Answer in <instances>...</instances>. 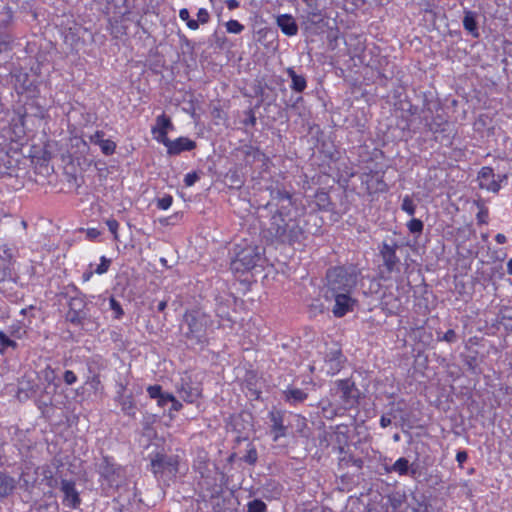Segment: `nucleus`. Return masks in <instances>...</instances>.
Here are the masks:
<instances>
[{
    "mask_svg": "<svg viewBox=\"0 0 512 512\" xmlns=\"http://www.w3.org/2000/svg\"><path fill=\"white\" fill-rule=\"evenodd\" d=\"M282 395L284 401L293 406L303 403L308 397V394L305 391L294 386H288L282 392Z\"/></svg>",
    "mask_w": 512,
    "mask_h": 512,
    "instance_id": "cd10ccee",
    "label": "nucleus"
},
{
    "mask_svg": "<svg viewBox=\"0 0 512 512\" xmlns=\"http://www.w3.org/2000/svg\"><path fill=\"white\" fill-rule=\"evenodd\" d=\"M37 407L44 412V409L48 408L49 406H52V397H50L48 394L41 395L36 400Z\"/></svg>",
    "mask_w": 512,
    "mask_h": 512,
    "instance_id": "13d9d810",
    "label": "nucleus"
},
{
    "mask_svg": "<svg viewBox=\"0 0 512 512\" xmlns=\"http://www.w3.org/2000/svg\"><path fill=\"white\" fill-rule=\"evenodd\" d=\"M18 339L13 338L8 332L0 331V349H18L19 345L17 343Z\"/></svg>",
    "mask_w": 512,
    "mask_h": 512,
    "instance_id": "37998d69",
    "label": "nucleus"
},
{
    "mask_svg": "<svg viewBox=\"0 0 512 512\" xmlns=\"http://www.w3.org/2000/svg\"><path fill=\"white\" fill-rule=\"evenodd\" d=\"M115 402L121 406V411L123 412L124 415L130 418L136 417L137 407L134 400V394L132 391H129V393L126 396L121 397L119 400Z\"/></svg>",
    "mask_w": 512,
    "mask_h": 512,
    "instance_id": "72a5a7b5",
    "label": "nucleus"
},
{
    "mask_svg": "<svg viewBox=\"0 0 512 512\" xmlns=\"http://www.w3.org/2000/svg\"><path fill=\"white\" fill-rule=\"evenodd\" d=\"M413 358V370L415 374L425 375L428 368V354H411Z\"/></svg>",
    "mask_w": 512,
    "mask_h": 512,
    "instance_id": "58836bf2",
    "label": "nucleus"
},
{
    "mask_svg": "<svg viewBox=\"0 0 512 512\" xmlns=\"http://www.w3.org/2000/svg\"><path fill=\"white\" fill-rule=\"evenodd\" d=\"M326 290L332 293H352L358 280L357 269L353 265L335 266L326 272Z\"/></svg>",
    "mask_w": 512,
    "mask_h": 512,
    "instance_id": "39448f33",
    "label": "nucleus"
},
{
    "mask_svg": "<svg viewBox=\"0 0 512 512\" xmlns=\"http://www.w3.org/2000/svg\"><path fill=\"white\" fill-rule=\"evenodd\" d=\"M277 25L281 31L287 36H294L298 32V26L295 19L289 14L279 15L277 17Z\"/></svg>",
    "mask_w": 512,
    "mask_h": 512,
    "instance_id": "473e14b6",
    "label": "nucleus"
},
{
    "mask_svg": "<svg viewBox=\"0 0 512 512\" xmlns=\"http://www.w3.org/2000/svg\"><path fill=\"white\" fill-rule=\"evenodd\" d=\"M29 325L22 320H16L11 326H9L7 332L15 339H22L26 334V328Z\"/></svg>",
    "mask_w": 512,
    "mask_h": 512,
    "instance_id": "a19ab883",
    "label": "nucleus"
},
{
    "mask_svg": "<svg viewBox=\"0 0 512 512\" xmlns=\"http://www.w3.org/2000/svg\"><path fill=\"white\" fill-rule=\"evenodd\" d=\"M245 156V162L249 165H252L256 161H263L265 158V154L260 151V149L248 146L243 150Z\"/></svg>",
    "mask_w": 512,
    "mask_h": 512,
    "instance_id": "ea45409f",
    "label": "nucleus"
},
{
    "mask_svg": "<svg viewBox=\"0 0 512 512\" xmlns=\"http://www.w3.org/2000/svg\"><path fill=\"white\" fill-rule=\"evenodd\" d=\"M239 461L249 466H255L258 461V451L253 442H248L245 453L239 457Z\"/></svg>",
    "mask_w": 512,
    "mask_h": 512,
    "instance_id": "e433bc0d",
    "label": "nucleus"
},
{
    "mask_svg": "<svg viewBox=\"0 0 512 512\" xmlns=\"http://www.w3.org/2000/svg\"><path fill=\"white\" fill-rule=\"evenodd\" d=\"M176 392L189 404L196 403L202 397V383L189 372H184L175 383Z\"/></svg>",
    "mask_w": 512,
    "mask_h": 512,
    "instance_id": "9d476101",
    "label": "nucleus"
},
{
    "mask_svg": "<svg viewBox=\"0 0 512 512\" xmlns=\"http://www.w3.org/2000/svg\"><path fill=\"white\" fill-rule=\"evenodd\" d=\"M261 251L259 247L247 245L245 247L237 246L235 249V258L231 261V270L237 273H245L257 266L261 260Z\"/></svg>",
    "mask_w": 512,
    "mask_h": 512,
    "instance_id": "6e6552de",
    "label": "nucleus"
},
{
    "mask_svg": "<svg viewBox=\"0 0 512 512\" xmlns=\"http://www.w3.org/2000/svg\"><path fill=\"white\" fill-rule=\"evenodd\" d=\"M463 357L464 367L467 372H469L472 375L478 376L483 373V370L481 368V364L484 361V355L481 354H461Z\"/></svg>",
    "mask_w": 512,
    "mask_h": 512,
    "instance_id": "bb28decb",
    "label": "nucleus"
},
{
    "mask_svg": "<svg viewBox=\"0 0 512 512\" xmlns=\"http://www.w3.org/2000/svg\"><path fill=\"white\" fill-rule=\"evenodd\" d=\"M148 457L150 459L149 470L157 480L166 483L176 479L180 467L178 454H167L162 449L151 452Z\"/></svg>",
    "mask_w": 512,
    "mask_h": 512,
    "instance_id": "20e7f679",
    "label": "nucleus"
},
{
    "mask_svg": "<svg viewBox=\"0 0 512 512\" xmlns=\"http://www.w3.org/2000/svg\"><path fill=\"white\" fill-rule=\"evenodd\" d=\"M61 296L67 300L69 308L66 320L73 325H83L90 315L86 296L74 284L66 286L61 292Z\"/></svg>",
    "mask_w": 512,
    "mask_h": 512,
    "instance_id": "423d86ee",
    "label": "nucleus"
},
{
    "mask_svg": "<svg viewBox=\"0 0 512 512\" xmlns=\"http://www.w3.org/2000/svg\"><path fill=\"white\" fill-rule=\"evenodd\" d=\"M43 482L46 486H48L51 490L58 487V480L52 475L51 471H48L44 474ZM49 496H53V492L49 491L47 493Z\"/></svg>",
    "mask_w": 512,
    "mask_h": 512,
    "instance_id": "603ef678",
    "label": "nucleus"
},
{
    "mask_svg": "<svg viewBox=\"0 0 512 512\" xmlns=\"http://www.w3.org/2000/svg\"><path fill=\"white\" fill-rule=\"evenodd\" d=\"M339 452L343 454L339 458L338 465L339 469H345L349 466H354L357 468V470H361L364 466V460L360 457H355L353 454H348L343 447H338Z\"/></svg>",
    "mask_w": 512,
    "mask_h": 512,
    "instance_id": "2f4dec72",
    "label": "nucleus"
},
{
    "mask_svg": "<svg viewBox=\"0 0 512 512\" xmlns=\"http://www.w3.org/2000/svg\"><path fill=\"white\" fill-rule=\"evenodd\" d=\"M243 385L247 391V397L252 400H259L261 398L263 379L256 370H246Z\"/></svg>",
    "mask_w": 512,
    "mask_h": 512,
    "instance_id": "4468645a",
    "label": "nucleus"
},
{
    "mask_svg": "<svg viewBox=\"0 0 512 512\" xmlns=\"http://www.w3.org/2000/svg\"><path fill=\"white\" fill-rule=\"evenodd\" d=\"M173 202V197L171 195H164L162 198H159L157 201V207L162 210H167Z\"/></svg>",
    "mask_w": 512,
    "mask_h": 512,
    "instance_id": "680f3d73",
    "label": "nucleus"
},
{
    "mask_svg": "<svg viewBox=\"0 0 512 512\" xmlns=\"http://www.w3.org/2000/svg\"><path fill=\"white\" fill-rule=\"evenodd\" d=\"M110 264H111V259H108L105 256H102L100 258V264L95 268L94 272L96 274L102 275L108 271Z\"/></svg>",
    "mask_w": 512,
    "mask_h": 512,
    "instance_id": "4d7b16f0",
    "label": "nucleus"
},
{
    "mask_svg": "<svg viewBox=\"0 0 512 512\" xmlns=\"http://www.w3.org/2000/svg\"><path fill=\"white\" fill-rule=\"evenodd\" d=\"M351 294L352 293H324L326 301H334L332 312L335 317L341 318L348 312L353 311L357 301L352 298Z\"/></svg>",
    "mask_w": 512,
    "mask_h": 512,
    "instance_id": "f8f14e48",
    "label": "nucleus"
},
{
    "mask_svg": "<svg viewBox=\"0 0 512 512\" xmlns=\"http://www.w3.org/2000/svg\"><path fill=\"white\" fill-rule=\"evenodd\" d=\"M464 29L474 38L480 37V32L477 22V13L470 10H464V17L462 20Z\"/></svg>",
    "mask_w": 512,
    "mask_h": 512,
    "instance_id": "7c9ffc66",
    "label": "nucleus"
},
{
    "mask_svg": "<svg viewBox=\"0 0 512 512\" xmlns=\"http://www.w3.org/2000/svg\"><path fill=\"white\" fill-rule=\"evenodd\" d=\"M100 478L111 488H118L125 479V471L112 456L104 455L97 464Z\"/></svg>",
    "mask_w": 512,
    "mask_h": 512,
    "instance_id": "1a4fd4ad",
    "label": "nucleus"
},
{
    "mask_svg": "<svg viewBox=\"0 0 512 512\" xmlns=\"http://www.w3.org/2000/svg\"><path fill=\"white\" fill-rule=\"evenodd\" d=\"M197 20L200 24H206L210 20V14L205 8H200L197 12Z\"/></svg>",
    "mask_w": 512,
    "mask_h": 512,
    "instance_id": "69168bd1",
    "label": "nucleus"
},
{
    "mask_svg": "<svg viewBox=\"0 0 512 512\" xmlns=\"http://www.w3.org/2000/svg\"><path fill=\"white\" fill-rule=\"evenodd\" d=\"M329 396L334 405L347 412L358 407L361 391L352 378L337 379L330 387Z\"/></svg>",
    "mask_w": 512,
    "mask_h": 512,
    "instance_id": "7ed1b4c3",
    "label": "nucleus"
},
{
    "mask_svg": "<svg viewBox=\"0 0 512 512\" xmlns=\"http://www.w3.org/2000/svg\"><path fill=\"white\" fill-rule=\"evenodd\" d=\"M162 144L167 148L169 155H178L183 151H191L196 147V142L187 137H179L175 140L165 138Z\"/></svg>",
    "mask_w": 512,
    "mask_h": 512,
    "instance_id": "a211bd4d",
    "label": "nucleus"
},
{
    "mask_svg": "<svg viewBox=\"0 0 512 512\" xmlns=\"http://www.w3.org/2000/svg\"><path fill=\"white\" fill-rule=\"evenodd\" d=\"M270 199L264 206L270 214L269 235L280 244H300L306 239L302 226L304 209L293 194L280 185L268 188Z\"/></svg>",
    "mask_w": 512,
    "mask_h": 512,
    "instance_id": "f257e3e1",
    "label": "nucleus"
},
{
    "mask_svg": "<svg viewBox=\"0 0 512 512\" xmlns=\"http://www.w3.org/2000/svg\"><path fill=\"white\" fill-rule=\"evenodd\" d=\"M88 375L86 377V381L84 385L81 387L82 394L87 395L88 397L91 395H97L98 393H102L103 385L100 380V375L96 371V363L88 362Z\"/></svg>",
    "mask_w": 512,
    "mask_h": 512,
    "instance_id": "f3484780",
    "label": "nucleus"
},
{
    "mask_svg": "<svg viewBox=\"0 0 512 512\" xmlns=\"http://www.w3.org/2000/svg\"><path fill=\"white\" fill-rule=\"evenodd\" d=\"M269 419L271 421V432L274 435L273 439L277 441L279 438L285 437L287 434V427L284 425L282 412L271 411L269 413Z\"/></svg>",
    "mask_w": 512,
    "mask_h": 512,
    "instance_id": "393cba45",
    "label": "nucleus"
},
{
    "mask_svg": "<svg viewBox=\"0 0 512 512\" xmlns=\"http://www.w3.org/2000/svg\"><path fill=\"white\" fill-rule=\"evenodd\" d=\"M36 307L31 305L29 307L23 308L20 311V316L22 317L20 320L26 322L28 325L32 323V318H35Z\"/></svg>",
    "mask_w": 512,
    "mask_h": 512,
    "instance_id": "49530a36",
    "label": "nucleus"
},
{
    "mask_svg": "<svg viewBox=\"0 0 512 512\" xmlns=\"http://www.w3.org/2000/svg\"><path fill=\"white\" fill-rule=\"evenodd\" d=\"M406 501V495L400 491H393L387 495V507L390 506L393 512H397L404 502Z\"/></svg>",
    "mask_w": 512,
    "mask_h": 512,
    "instance_id": "4c0bfd02",
    "label": "nucleus"
},
{
    "mask_svg": "<svg viewBox=\"0 0 512 512\" xmlns=\"http://www.w3.org/2000/svg\"><path fill=\"white\" fill-rule=\"evenodd\" d=\"M388 415L394 420L396 427L413 428L414 423L411 420V412L406 408V402L404 399L398 400L397 402H391L388 405Z\"/></svg>",
    "mask_w": 512,
    "mask_h": 512,
    "instance_id": "ddd939ff",
    "label": "nucleus"
},
{
    "mask_svg": "<svg viewBox=\"0 0 512 512\" xmlns=\"http://www.w3.org/2000/svg\"><path fill=\"white\" fill-rule=\"evenodd\" d=\"M307 8H308V14L312 17H320L321 16V9L319 7L317 0H302Z\"/></svg>",
    "mask_w": 512,
    "mask_h": 512,
    "instance_id": "8fccbe9b",
    "label": "nucleus"
},
{
    "mask_svg": "<svg viewBox=\"0 0 512 512\" xmlns=\"http://www.w3.org/2000/svg\"><path fill=\"white\" fill-rule=\"evenodd\" d=\"M400 244L395 239H385L379 246V256L382 259V265L379 267L380 277L387 280L392 273L400 272L401 261L396 254Z\"/></svg>",
    "mask_w": 512,
    "mask_h": 512,
    "instance_id": "0eeeda50",
    "label": "nucleus"
},
{
    "mask_svg": "<svg viewBox=\"0 0 512 512\" xmlns=\"http://www.w3.org/2000/svg\"><path fill=\"white\" fill-rule=\"evenodd\" d=\"M499 318L501 320H512V308L504 306L500 309Z\"/></svg>",
    "mask_w": 512,
    "mask_h": 512,
    "instance_id": "774afa93",
    "label": "nucleus"
},
{
    "mask_svg": "<svg viewBox=\"0 0 512 512\" xmlns=\"http://www.w3.org/2000/svg\"><path fill=\"white\" fill-rule=\"evenodd\" d=\"M430 508L431 504L424 494H413L410 504L411 512H431Z\"/></svg>",
    "mask_w": 512,
    "mask_h": 512,
    "instance_id": "c9c22d12",
    "label": "nucleus"
},
{
    "mask_svg": "<svg viewBox=\"0 0 512 512\" xmlns=\"http://www.w3.org/2000/svg\"><path fill=\"white\" fill-rule=\"evenodd\" d=\"M401 209L406 212L409 216H414L416 211V205L414 204L413 200L410 196L406 195L403 198Z\"/></svg>",
    "mask_w": 512,
    "mask_h": 512,
    "instance_id": "09e8293b",
    "label": "nucleus"
},
{
    "mask_svg": "<svg viewBox=\"0 0 512 512\" xmlns=\"http://www.w3.org/2000/svg\"><path fill=\"white\" fill-rule=\"evenodd\" d=\"M246 118L242 121V123L245 126L254 127L256 125V115L254 108H250L247 111H245Z\"/></svg>",
    "mask_w": 512,
    "mask_h": 512,
    "instance_id": "bf43d9fd",
    "label": "nucleus"
},
{
    "mask_svg": "<svg viewBox=\"0 0 512 512\" xmlns=\"http://www.w3.org/2000/svg\"><path fill=\"white\" fill-rule=\"evenodd\" d=\"M215 301H216V307H215L216 315L221 320H227L229 322H232L230 313H229L230 299L224 298L222 296H217L215 298Z\"/></svg>",
    "mask_w": 512,
    "mask_h": 512,
    "instance_id": "f704fd0d",
    "label": "nucleus"
},
{
    "mask_svg": "<svg viewBox=\"0 0 512 512\" xmlns=\"http://www.w3.org/2000/svg\"><path fill=\"white\" fill-rule=\"evenodd\" d=\"M106 225H107L109 231L113 234L114 240L117 241L119 238V236H118V228H119L118 221L114 218H109L106 220Z\"/></svg>",
    "mask_w": 512,
    "mask_h": 512,
    "instance_id": "052dcab7",
    "label": "nucleus"
},
{
    "mask_svg": "<svg viewBox=\"0 0 512 512\" xmlns=\"http://www.w3.org/2000/svg\"><path fill=\"white\" fill-rule=\"evenodd\" d=\"M199 179H200V176L197 172H190L185 175L184 184L187 187H190V186H193Z\"/></svg>",
    "mask_w": 512,
    "mask_h": 512,
    "instance_id": "0e129e2a",
    "label": "nucleus"
},
{
    "mask_svg": "<svg viewBox=\"0 0 512 512\" xmlns=\"http://www.w3.org/2000/svg\"><path fill=\"white\" fill-rule=\"evenodd\" d=\"M253 416L249 412L242 411L232 414L227 421V429L236 433L234 443L239 445L241 442L248 440L247 432L251 430Z\"/></svg>",
    "mask_w": 512,
    "mask_h": 512,
    "instance_id": "9b49d317",
    "label": "nucleus"
},
{
    "mask_svg": "<svg viewBox=\"0 0 512 512\" xmlns=\"http://www.w3.org/2000/svg\"><path fill=\"white\" fill-rule=\"evenodd\" d=\"M17 484L18 481L7 471L0 470V503L14 494Z\"/></svg>",
    "mask_w": 512,
    "mask_h": 512,
    "instance_id": "4be33fe9",
    "label": "nucleus"
},
{
    "mask_svg": "<svg viewBox=\"0 0 512 512\" xmlns=\"http://www.w3.org/2000/svg\"><path fill=\"white\" fill-rule=\"evenodd\" d=\"M211 325L212 320L205 312L198 309L187 311L180 324L186 347L202 350L208 343L207 331Z\"/></svg>",
    "mask_w": 512,
    "mask_h": 512,
    "instance_id": "f03ea898",
    "label": "nucleus"
},
{
    "mask_svg": "<svg viewBox=\"0 0 512 512\" xmlns=\"http://www.w3.org/2000/svg\"><path fill=\"white\" fill-rule=\"evenodd\" d=\"M409 231L413 234H420L423 231L424 224L420 219L413 218L407 223Z\"/></svg>",
    "mask_w": 512,
    "mask_h": 512,
    "instance_id": "5fc2aeb1",
    "label": "nucleus"
},
{
    "mask_svg": "<svg viewBox=\"0 0 512 512\" xmlns=\"http://www.w3.org/2000/svg\"><path fill=\"white\" fill-rule=\"evenodd\" d=\"M286 73L291 79V90L295 93H303L307 88L306 76L302 73H297L293 67H288Z\"/></svg>",
    "mask_w": 512,
    "mask_h": 512,
    "instance_id": "c85d7f7f",
    "label": "nucleus"
},
{
    "mask_svg": "<svg viewBox=\"0 0 512 512\" xmlns=\"http://www.w3.org/2000/svg\"><path fill=\"white\" fill-rule=\"evenodd\" d=\"M148 396L151 399L157 401V405L163 409L170 403L171 400H174V395L172 393L166 392L163 390L162 386L159 384L149 385L146 389Z\"/></svg>",
    "mask_w": 512,
    "mask_h": 512,
    "instance_id": "5701e85b",
    "label": "nucleus"
},
{
    "mask_svg": "<svg viewBox=\"0 0 512 512\" xmlns=\"http://www.w3.org/2000/svg\"><path fill=\"white\" fill-rule=\"evenodd\" d=\"M113 509L117 512H132L128 504H124L120 499H115Z\"/></svg>",
    "mask_w": 512,
    "mask_h": 512,
    "instance_id": "338daca9",
    "label": "nucleus"
},
{
    "mask_svg": "<svg viewBox=\"0 0 512 512\" xmlns=\"http://www.w3.org/2000/svg\"><path fill=\"white\" fill-rule=\"evenodd\" d=\"M244 29V25H242L237 20L231 19L226 23V30L228 33L240 34Z\"/></svg>",
    "mask_w": 512,
    "mask_h": 512,
    "instance_id": "864d4df0",
    "label": "nucleus"
},
{
    "mask_svg": "<svg viewBox=\"0 0 512 512\" xmlns=\"http://www.w3.org/2000/svg\"><path fill=\"white\" fill-rule=\"evenodd\" d=\"M128 393H129V390L127 389V386L121 382H117L114 400L117 401L121 397L126 396Z\"/></svg>",
    "mask_w": 512,
    "mask_h": 512,
    "instance_id": "e2e57ef3",
    "label": "nucleus"
},
{
    "mask_svg": "<svg viewBox=\"0 0 512 512\" xmlns=\"http://www.w3.org/2000/svg\"><path fill=\"white\" fill-rule=\"evenodd\" d=\"M428 129L435 135V139L438 140V135L441 136V141L444 138L450 142V123L441 115H436L430 122H427Z\"/></svg>",
    "mask_w": 512,
    "mask_h": 512,
    "instance_id": "6ab92c4d",
    "label": "nucleus"
},
{
    "mask_svg": "<svg viewBox=\"0 0 512 512\" xmlns=\"http://www.w3.org/2000/svg\"><path fill=\"white\" fill-rule=\"evenodd\" d=\"M201 477L204 479V485L206 490L209 491V496L211 499L220 498L223 493V480L225 478V474L222 472H218V467L215 465V473L220 475V482L217 481L215 477H210L209 475H205L204 472H200Z\"/></svg>",
    "mask_w": 512,
    "mask_h": 512,
    "instance_id": "aec40b11",
    "label": "nucleus"
},
{
    "mask_svg": "<svg viewBox=\"0 0 512 512\" xmlns=\"http://www.w3.org/2000/svg\"><path fill=\"white\" fill-rule=\"evenodd\" d=\"M102 153L106 156H110L115 153L116 143L110 139H104L100 144Z\"/></svg>",
    "mask_w": 512,
    "mask_h": 512,
    "instance_id": "de8ad7c7",
    "label": "nucleus"
},
{
    "mask_svg": "<svg viewBox=\"0 0 512 512\" xmlns=\"http://www.w3.org/2000/svg\"><path fill=\"white\" fill-rule=\"evenodd\" d=\"M3 13L5 14V18L0 21V37L9 40V36L5 31L12 22L13 14L11 8L8 6L3 8Z\"/></svg>",
    "mask_w": 512,
    "mask_h": 512,
    "instance_id": "79ce46f5",
    "label": "nucleus"
},
{
    "mask_svg": "<svg viewBox=\"0 0 512 512\" xmlns=\"http://www.w3.org/2000/svg\"><path fill=\"white\" fill-rule=\"evenodd\" d=\"M390 469L400 476H411L414 478L418 473L419 465L410 463L406 457H400L390 466Z\"/></svg>",
    "mask_w": 512,
    "mask_h": 512,
    "instance_id": "b1692460",
    "label": "nucleus"
},
{
    "mask_svg": "<svg viewBox=\"0 0 512 512\" xmlns=\"http://www.w3.org/2000/svg\"><path fill=\"white\" fill-rule=\"evenodd\" d=\"M109 307L113 311L115 319H120L123 316L122 306L113 296L109 298Z\"/></svg>",
    "mask_w": 512,
    "mask_h": 512,
    "instance_id": "3c124183",
    "label": "nucleus"
},
{
    "mask_svg": "<svg viewBox=\"0 0 512 512\" xmlns=\"http://www.w3.org/2000/svg\"><path fill=\"white\" fill-rule=\"evenodd\" d=\"M319 407L323 417L329 420H332L336 416H342L346 413L342 408L333 404V399H331L330 396L327 399H322L319 402Z\"/></svg>",
    "mask_w": 512,
    "mask_h": 512,
    "instance_id": "c756f323",
    "label": "nucleus"
},
{
    "mask_svg": "<svg viewBox=\"0 0 512 512\" xmlns=\"http://www.w3.org/2000/svg\"><path fill=\"white\" fill-rule=\"evenodd\" d=\"M365 512H388L387 504L369 502L365 506Z\"/></svg>",
    "mask_w": 512,
    "mask_h": 512,
    "instance_id": "6e6d98bb",
    "label": "nucleus"
},
{
    "mask_svg": "<svg viewBox=\"0 0 512 512\" xmlns=\"http://www.w3.org/2000/svg\"><path fill=\"white\" fill-rule=\"evenodd\" d=\"M283 490V485L275 479H267L258 489L261 497L268 501L279 499Z\"/></svg>",
    "mask_w": 512,
    "mask_h": 512,
    "instance_id": "412c9836",
    "label": "nucleus"
},
{
    "mask_svg": "<svg viewBox=\"0 0 512 512\" xmlns=\"http://www.w3.org/2000/svg\"><path fill=\"white\" fill-rule=\"evenodd\" d=\"M154 422H155L154 415L144 416V418L142 420V428H143L144 436L151 438L152 436L156 435V431L153 427Z\"/></svg>",
    "mask_w": 512,
    "mask_h": 512,
    "instance_id": "c03bdc74",
    "label": "nucleus"
},
{
    "mask_svg": "<svg viewBox=\"0 0 512 512\" xmlns=\"http://www.w3.org/2000/svg\"><path fill=\"white\" fill-rule=\"evenodd\" d=\"M246 512H268V507L262 499L255 498L247 503Z\"/></svg>",
    "mask_w": 512,
    "mask_h": 512,
    "instance_id": "a18cd8bd",
    "label": "nucleus"
},
{
    "mask_svg": "<svg viewBox=\"0 0 512 512\" xmlns=\"http://www.w3.org/2000/svg\"><path fill=\"white\" fill-rule=\"evenodd\" d=\"M169 129H173L171 119L166 114H161L156 118V126L152 128L153 134H158L155 138L158 142L164 143Z\"/></svg>",
    "mask_w": 512,
    "mask_h": 512,
    "instance_id": "a878e982",
    "label": "nucleus"
},
{
    "mask_svg": "<svg viewBox=\"0 0 512 512\" xmlns=\"http://www.w3.org/2000/svg\"><path fill=\"white\" fill-rule=\"evenodd\" d=\"M60 490L63 492L62 503L71 509H78L82 503L76 484L73 480L62 479Z\"/></svg>",
    "mask_w": 512,
    "mask_h": 512,
    "instance_id": "dca6fc26",
    "label": "nucleus"
},
{
    "mask_svg": "<svg viewBox=\"0 0 512 512\" xmlns=\"http://www.w3.org/2000/svg\"><path fill=\"white\" fill-rule=\"evenodd\" d=\"M506 175H496L491 167H482L478 173L479 186L491 192H498L501 188L500 182L506 180Z\"/></svg>",
    "mask_w": 512,
    "mask_h": 512,
    "instance_id": "2eb2a0df",
    "label": "nucleus"
}]
</instances>
